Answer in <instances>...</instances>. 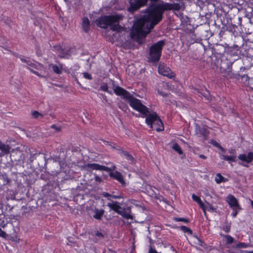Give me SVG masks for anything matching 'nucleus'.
Returning a JSON list of instances; mask_svg holds the SVG:
<instances>
[{
    "instance_id": "obj_1",
    "label": "nucleus",
    "mask_w": 253,
    "mask_h": 253,
    "mask_svg": "<svg viewBox=\"0 0 253 253\" xmlns=\"http://www.w3.org/2000/svg\"><path fill=\"white\" fill-rule=\"evenodd\" d=\"M123 17V15L120 14L105 15L96 19L95 23L102 28L106 29L110 26L112 31L119 32L122 29L119 22Z\"/></svg>"
},
{
    "instance_id": "obj_2",
    "label": "nucleus",
    "mask_w": 253,
    "mask_h": 253,
    "mask_svg": "<svg viewBox=\"0 0 253 253\" xmlns=\"http://www.w3.org/2000/svg\"><path fill=\"white\" fill-rule=\"evenodd\" d=\"M145 109L142 107L141 111H137L144 117H146V123L151 128L160 131L164 129L162 121L156 112L150 113L149 109L144 105Z\"/></svg>"
},
{
    "instance_id": "obj_3",
    "label": "nucleus",
    "mask_w": 253,
    "mask_h": 253,
    "mask_svg": "<svg viewBox=\"0 0 253 253\" xmlns=\"http://www.w3.org/2000/svg\"><path fill=\"white\" fill-rule=\"evenodd\" d=\"M114 93L118 96H122L129 103V105L136 111H141L142 107L145 109L141 101L134 97L128 91L120 86L115 87Z\"/></svg>"
},
{
    "instance_id": "obj_4",
    "label": "nucleus",
    "mask_w": 253,
    "mask_h": 253,
    "mask_svg": "<svg viewBox=\"0 0 253 253\" xmlns=\"http://www.w3.org/2000/svg\"><path fill=\"white\" fill-rule=\"evenodd\" d=\"M165 42L162 40L153 44L149 49L148 60L150 62H157L160 59Z\"/></svg>"
},
{
    "instance_id": "obj_5",
    "label": "nucleus",
    "mask_w": 253,
    "mask_h": 253,
    "mask_svg": "<svg viewBox=\"0 0 253 253\" xmlns=\"http://www.w3.org/2000/svg\"><path fill=\"white\" fill-rule=\"evenodd\" d=\"M84 169L87 171H91L92 170H98L100 171H110L114 170L116 167L115 165L111 168H109L104 166L100 165L98 164H87L82 166Z\"/></svg>"
},
{
    "instance_id": "obj_6",
    "label": "nucleus",
    "mask_w": 253,
    "mask_h": 253,
    "mask_svg": "<svg viewBox=\"0 0 253 253\" xmlns=\"http://www.w3.org/2000/svg\"><path fill=\"white\" fill-rule=\"evenodd\" d=\"M158 72L160 74L164 76H166L169 79L175 77V74L164 63H160L159 64Z\"/></svg>"
},
{
    "instance_id": "obj_7",
    "label": "nucleus",
    "mask_w": 253,
    "mask_h": 253,
    "mask_svg": "<svg viewBox=\"0 0 253 253\" xmlns=\"http://www.w3.org/2000/svg\"><path fill=\"white\" fill-rule=\"evenodd\" d=\"M238 158L243 162L247 163L246 164L244 163H239L240 165L244 167H248L249 166L248 164L250 163L253 161V152H250L248 153V154H240L238 156Z\"/></svg>"
},
{
    "instance_id": "obj_8",
    "label": "nucleus",
    "mask_w": 253,
    "mask_h": 253,
    "mask_svg": "<svg viewBox=\"0 0 253 253\" xmlns=\"http://www.w3.org/2000/svg\"><path fill=\"white\" fill-rule=\"evenodd\" d=\"M148 1V0H131L129 2L132 10L135 11L140 7L145 5Z\"/></svg>"
},
{
    "instance_id": "obj_9",
    "label": "nucleus",
    "mask_w": 253,
    "mask_h": 253,
    "mask_svg": "<svg viewBox=\"0 0 253 253\" xmlns=\"http://www.w3.org/2000/svg\"><path fill=\"white\" fill-rule=\"evenodd\" d=\"M109 172V176L110 177L118 180L123 185H125L126 182L124 179V177L122 174L118 171L113 172V171H108Z\"/></svg>"
},
{
    "instance_id": "obj_10",
    "label": "nucleus",
    "mask_w": 253,
    "mask_h": 253,
    "mask_svg": "<svg viewBox=\"0 0 253 253\" xmlns=\"http://www.w3.org/2000/svg\"><path fill=\"white\" fill-rule=\"evenodd\" d=\"M226 201L232 208H236L238 210H241L237 199L233 195H229L226 198Z\"/></svg>"
},
{
    "instance_id": "obj_11",
    "label": "nucleus",
    "mask_w": 253,
    "mask_h": 253,
    "mask_svg": "<svg viewBox=\"0 0 253 253\" xmlns=\"http://www.w3.org/2000/svg\"><path fill=\"white\" fill-rule=\"evenodd\" d=\"M226 62V64L227 65V69H225L222 66H221L220 69L221 72L224 74V76L228 77L231 75L232 63L231 62H228L227 60L225 61L224 62Z\"/></svg>"
},
{
    "instance_id": "obj_12",
    "label": "nucleus",
    "mask_w": 253,
    "mask_h": 253,
    "mask_svg": "<svg viewBox=\"0 0 253 253\" xmlns=\"http://www.w3.org/2000/svg\"><path fill=\"white\" fill-rule=\"evenodd\" d=\"M10 147L0 141V157L8 154L10 152Z\"/></svg>"
},
{
    "instance_id": "obj_13",
    "label": "nucleus",
    "mask_w": 253,
    "mask_h": 253,
    "mask_svg": "<svg viewBox=\"0 0 253 253\" xmlns=\"http://www.w3.org/2000/svg\"><path fill=\"white\" fill-rule=\"evenodd\" d=\"M107 206L109 207V208L115 212H117L118 214L120 213L121 210L122 209V207L119 205V203L118 202H112V203H108L107 204Z\"/></svg>"
},
{
    "instance_id": "obj_14",
    "label": "nucleus",
    "mask_w": 253,
    "mask_h": 253,
    "mask_svg": "<svg viewBox=\"0 0 253 253\" xmlns=\"http://www.w3.org/2000/svg\"><path fill=\"white\" fill-rule=\"evenodd\" d=\"M195 131L196 134L198 135L199 136H203L205 138L208 135L207 130L205 128L201 127L197 125L196 126Z\"/></svg>"
},
{
    "instance_id": "obj_15",
    "label": "nucleus",
    "mask_w": 253,
    "mask_h": 253,
    "mask_svg": "<svg viewBox=\"0 0 253 253\" xmlns=\"http://www.w3.org/2000/svg\"><path fill=\"white\" fill-rule=\"evenodd\" d=\"M82 28L85 32H87L90 28V22L87 17H84L82 21Z\"/></svg>"
},
{
    "instance_id": "obj_16",
    "label": "nucleus",
    "mask_w": 253,
    "mask_h": 253,
    "mask_svg": "<svg viewBox=\"0 0 253 253\" xmlns=\"http://www.w3.org/2000/svg\"><path fill=\"white\" fill-rule=\"evenodd\" d=\"M104 211L103 210L95 209L94 210V215L93 217L97 219H101V217L103 215Z\"/></svg>"
},
{
    "instance_id": "obj_17",
    "label": "nucleus",
    "mask_w": 253,
    "mask_h": 253,
    "mask_svg": "<svg viewBox=\"0 0 253 253\" xmlns=\"http://www.w3.org/2000/svg\"><path fill=\"white\" fill-rule=\"evenodd\" d=\"M50 66L52 67V69L55 73L57 74H61L63 68L61 64H60L59 66L51 64Z\"/></svg>"
},
{
    "instance_id": "obj_18",
    "label": "nucleus",
    "mask_w": 253,
    "mask_h": 253,
    "mask_svg": "<svg viewBox=\"0 0 253 253\" xmlns=\"http://www.w3.org/2000/svg\"><path fill=\"white\" fill-rule=\"evenodd\" d=\"M119 214L121 215L122 217L126 219H132V216L129 213V212H127L125 209L121 211Z\"/></svg>"
},
{
    "instance_id": "obj_19",
    "label": "nucleus",
    "mask_w": 253,
    "mask_h": 253,
    "mask_svg": "<svg viewBox=\"0 0 253 253\" xmlns=\"http://www.w3.org/2000/svg\"><path fill=\"white\" fill-rule=\"evenodd\" d=\"M121 154L125 156L128 161H129L131 163H133L134 162V159L132 155L129 154L127 151L122 150Z\"/></svg>"
},
{
    "instance_id": "obj_20",
    "label": "nucleus",
    "mask_w": 253,
    "mask_h": 253,
    "mask_svg": "<svg viewBox=\"0 0 253 253\" xmlns=\"http://www.w3.org/2000/svg\"><path fill=\"white\" fill-rule=\"evenodd\" d=\"M221 159L230 162H236V156L232 155L231 156L222 155H221Z\"/></svg>"
},
{
    "instance_id": "obj_21",
    "label": "nucleus",
    "mask_w": 253,
    "mask_h": 253,
    "mask_svg": "<svg viewBox=\"0 0 253 253\" xmlns=\"http://www.w3.org/2000/svg\"><path fill=\"white\" fill-rule=\"evenodd\" d=\"M231 223L225 221L223 224L222 229L226 233H229L230 231Z\"/></svg>"
},
{
    "instance_id": "obj_22",
    "label": "nucleus",
    "mask_w": 253,
    "mask_h": 253,
    "mask_svg": "<svg viewBox=\"0 0 253 253\" xmlns=\"http://www.w3.org/2000/svg\"><path fill=\"white\" fill-rule=\"evenodd\" d=\"M32 115L33 117L35 119H39V118H43L44 116L43 114L40 113L38 111H32Z\"/></svg>"
},
{
    "instance_id": "obj_23",
    "label": "nucleus",
    "mask_w": 253,
    "mask_h": 253,
    "mask_svg": "<svg viewBox=\"0 0 253 253\" xmlns=\"http://www.w3.org/2000/svg\"><path fill=\"white\" fill-rule=\"evenodd\" d=\"M20 60L22 62L26 63L28 65L31 66V67L36 68V65L35 63H33L30 60L25 59L23 58H20Z\"/></svg>"
},
{
    "instance_id": "obj_24",
    "label": "nucleus",
    "mask_w": 253,
    "mask_h": 253,
    "mask_svg": "<svg viewBox=\"0 0 253 253\" xmlns=\"http://www.w3.org/2000/svg\"><path fill=\"white\" fill-rule=\"evenodd\" d=\"M221 236H222L221 234H220ZM223 236L224 237L226 240V243L227 244H231L234 242V238L231 237V236L229 235H223Z\"/></svg>"
},
{
    "instance_id": "obj_25",
    "label": "nucleus",
    "mask_w": 253,
    "mask_h": 253,
    "mask_svg": "<svg viewBox=\"0 0 253 253\" xmlns=\"http://www.w3.org/2000/svg\"><path fill=\"white\" fill-rule=\"evenodd\" d=\"M224 179V177H223L220 173H217L216 175V177L215 178V181L218 184L221 183L223 181V179Z\"/></svg>"
},
{
    "instance_id": "obj_26",
    "label": "nucleus",
    "mask_w": 253,
    "mask_h": 253,
    "mask_svg": "<svg viewBox=\"0 0 253 253\" xmlns=\"http://www.w3.org/2000/svg\"><path fill=\"white\" fill-rule=\"evenodd\" d=\"M100 88L102 90L107 92L110 94H112V92L108 90V85L106 83H103L101 84Z\"/></svg>"
},
{
    "instance_id": "obj_27",
    "label": "nucleus",
    "mask_w": 253,
    "mask_h": 253,
    "mask_svg": "<svg viewBox=\"0 0 253 253\" xmlns=\"http://www.w3.org/2000/svg\"><path fill=\"white\" fill-rule=\"evenodd\" d=\"M172 149H174L175 151H176L179 154H181L182 153V151L180 147L177 143H175L173 144L172 146Z\"/></svg>"
},
{
    "instance_id": "obj_28",
    "label": "nucleus",
    "mask_w": 253,
    "mask_h": 253,
    "mask_svg": "<svg viewBox=\"0 0 253 253\" xmlns=\"http://www.w3.org/2000/svg\"><path fill=\"white\" fill-rule=\"evenodd\" d=\"M211 143L214 146L218 148L219 149H220L223 152H225V150L215 140H211Z\"/></svg>"
},
{
    "instance_id": "obj_29",
    "label": "nucleus",
    "mask_w": 253,
    "mask_h": 253,
    "mask_svg": "<svg viewBox=\"0 0 253 253\" xmlns=\"http://www.w3.org/2000/svg\"><path fill=\"white\" fill-rule=\"evenodd\" d=\"M59 56L61 58H67L70 56V54L68 51L64 49L63 51H61L59 53Z\"/></svg>"
},
{
    "instance_id": "obj_30",
    "label": "nucleus",
    "mask_w": 253,
    "mask_h": 253,
    "mask_svg": "<svg viewBox=\"0 0 253 253\" xmlns=\"http://www.w3.org/2000/svg\"><path fill=\"white\" fill-rule=\"evenodd\" d=\"M180 229L184 233H188L189 234H192V231L188 227L185 226H181Z\"/></svg>"
},
{
    "instance_id": "obj_31",
    "label": "nucleus",
    "mask_w": 253,
    "mask_h": 253,
    "mask_svg": "<svg viewBox=\"0 0 253 253\" xmlns=\"http://www.w3.org/2000/svg\"><path fill=\"white\" fill-rule=\"evenodd\" d=\"M192 199L195 202L198 203L201 202V200L198 196L195 195V194H193L192 196Z\"/></svg>"
},
{
    "instance_id": "obj_32",
    "label": "nucleus",
    "mask_w": 253,
    "mask_h": 253,
    "mask_svg": "<svg viewBox=\"0 0 253 253\" xmlns=\"http://www.w3.org/2000/svg\"><path fill=\"white\" fill-rule=\"evenodd\" d=\"M83 76H84V77L86 79H88V80L92 79V77H91V74H90L88 73H86V72L84 73Z\"/></svg>"
},
{
    "instance_id": "obj_33",
    "label": "nucleus",
    "mask_w": 253,
    "mask_h": 253,
    "mask_svg": "<svg viewBox=\"0 0 253 253\" xmlns=\"http://www.w3.org/2000/svg\"><path fill=\"white\" fill-rule=\"evenodd\" d=\"M51 128L54 129L57 132H59L61 130V127L60 126H58L55 125H52L51 126Z\"/></svg>"
},
{
    "instance_id": "obj_34",
    "label": "nucleus",
    "mask_w": 253,
    "mask_h": 253,
    "mask_svg": "<svg viewBox=\"0 0 253 253\" xmlns=\"http://www.w3.org/2000/svg\"><path fill=\"white\" fill-rule=\"evenodd\" d=\"M175 220L177 221H182V222H184L185 223H187L189 222V220L187 219L183 218H176L175 219Z\"/></svg>"
},
{
    "instance_id": "obj_35",
    "label": "nucleus",
    "mask_w": 253,
    "mask_h": 253,
    "mask_svg": "<svg viewBox=\"0 0 253 253\" xmlns=\"http://www.w3.org/2000/svg\"><path fill=\"white\" fill-rule=\"evenodd\" d=\"M7 234L5 233V232L2 231L1 228H0V237L5 238Z\"/></svg>"
},
{
    "instance_id": "obj_36",
    "label": "nucleus",
    "mask_w": 253,
    "mask_h": 253,
    "mask_svg": "<svg viewBox=\"0 0 253 253\" xmlns=\"http://www.w3.org/2000/svg\"><path fill=\"white\" fill-rule=\"evenodd\" d=\"M233 210V211L232 213V215L233 216V217H235L236 216V215H237L238 214V211L236 210V209H238V208H232Z\"/></svg>"
},
{
    "instance_id": "obj_37",
    "label": "nucleus",
    "mask_w": 253,
    "mask_h": 253,
    "mask_svg": "<svg viewBox=\"0 0 253 253\" xmlns=\"http://www.w3.org/2000/svg\"><path fill=\"white\" fill-rule=\"evenodd\" d=\"M119 107L120 108H121L124 111H126V110L127 109V107L126 105L124 104L123 103H122L120 105V106H119Z\"/></svg>"
},
{
    "instance_id": "obj_38",
    "label": "nucleus",
    "mask_w": 253,
    "mask_h": 253,
    "mask_svg": "<svg viewBox=\"0 0 253 253\" xmlns=\"http://www.w3.org/2000/svg\"><path fill=\"white\" fill-rule=\"evenodd\" d=\"M103 195L105 197H107L108 200H110V201L111 200L110 198L112 197V195L111 194H110L108 193H106V192H104V193H103Z\"/></svg>"
},
{
    "instance_id": "obj_39",
    "label": "nucleus",
    "mask_w": 253,
    "mask_h": 253,
    "mask_svg": "<svg viewBox=\"0 0 253 253\" xmlns=\"http://www.w3.org/2000/svg\"><path fill=\"white\" fill-rule=\"evenodd\" d=\"M228 152L230 154H233V155H235L236 150L235 149H234L231 148V149H229L228 150Z\"/></svg>"
},
{
    "instance_id": "obj_40",
    "label": "nucleus",
    "mask_w": 253,
    "mask_h": 253,
    "mask_svg": "<svg viewBox=\"0 0 253 253\" xmlns=\"http://www.w3.org/2000/svg\"><path fill=\"white\" fill-rule=\"evenodd\" d=\"M55 48L59 53L61 52V51H64V49L60 46H57L55 47Z\"/></svg>"
},
{
    "instance_id": "obj_41",
    "label": "nucleus",
    "mask_w": 253,
    "mask_h": 253,
    "mask_svg": "<svg viewBox=\"0 0 253 253\" xmlns=\"http://www.w3.org/2000/svg\"><path fill=\"white\" fill-rule=\"evenodd\" d=\"M95 181L96 182H101V178L98 175H95Z\"/></svg>"
},
{
    "instance_id": "obj_42",
    "label": "nucleus",
    "mask_w": 253,
    "mask_h": 253,
    "mask_svg": "<svg viewBox=\"0 0 253 253\" xmlns=\"http://www.w3.org/2000/svg\"><path fill=\"white\" fill-rule=\"evenodd\" d=\"M198 204L200 205V207L203 209V210L205 212V207H204V204L202 202V201H201V202L198 203Z\"/></svg>"
},
{
    "instance_id": "obj_43",
    "label": "nucleus",
    "mask_w": 253,
    "mask_h": 253,
    "mask_svg": "<svg viewBox=\"0 0 253 253\" xmlns=\"http://www.w3.org/2000/svg\"><path fill=\"white\" fill-rule=\"evenodd\" d=\"M112 197L114 199H121L122 198L121 195H112Z\"/></svg>"
},
{
    "instance_id": "obj_44",
    "label": "nucleus",
    "mask_w": 253,
    "mask_h": 253,
    "mask_svg": "<svg viewBox=\"0 0 253 253\" xmlns=\"http://www.w3.org/2000/svg\"><path fill=\"white\" fill-rule=\"evenodd\" d=\"M149 253H158L155 249H152V248H150Z\"/></svg>"
},
{
    "instance_id": "obj_45",
    "label": "nucleus",
    "mask_w": 253,
    "mask_h": 253,
    "mask_svg": "<svg viewBox=\"0 0 253 253\" xmlns=\"http://www.w3.org/2000/svg\"><path fill=\"white\" fill-rule=\"evenodd\" d=\"M30 71L31 72H32L34 74H35V75H37L38 76L41 77V75H40V74L38 72L34 71V70H33L32 69H30Z\"/></svg>"
},
{
    "instance_id": "obj_46",
    "label": "nucleus",
    "mask_w": 253,
    "mask_h": 253,
    "mask_svg": "<svg viewBox=\"0 0 253 253\" xmlns=\"http://www.w3.org/2000/svg\"><path fill=\"white\" fill-rule=\"evenodd\" d=\"M30 71L31 72H32L34 74H35V75H37L38 76L41 77V75H40V74L38 72L34 71V70H33L32 69H30Z\"/></svg>"
},
{
    "instance_id": "obj_47",
    "label": "nucleus",
    "mask_w": 253,
    "mask_h": 253,
    "mask_svg": "<svg viewBox=\"0 0 253 253\" xmlns=\"http://www.w3.org/2000/svg\"><path fill=\"white\" fill-rule=\"evenodd\" d=\"M158 93H159V94H160L161 95H162L163 96H167V94L164 93V92L158 91Z\"/></svg>"
},
{
    "instance_id": "obj_48",
    "label": "nucleus",
    "mask_w": 253,
    "mask_h": 253,
    "mask_svg": "<svg viewBox=\"0 0 253 253\" xmlns=\"http://www.w3.org/2000/svg\"><path fill=\"white\" fill-rule=\"evenodd\" d=\"M237 246L239 248H244L245 247L244 243H240L237 245Z\"/></svg>"
},
{
    "instance_id": "obj_49",
    "label": "nucleus",
    "mask_w": 253,
    "mask_h": 253,
    "mask_svg": "<svg viewBox=\"0 0 253 253\" xmlns=\"http://www.w3.org/2000/svg\"><path fill=\"white\" fill-rule=\"evenodd\" d=\"M112 87L114 89L115 87L119 86L118 85H116L115 82L114 81H112Z\"/></svg>"
},
{
    "instance_id": "obj_50",
    "label": "nucleus",
    "mask_w": 253,
    "mask_h": 253,
    "mask_svg": "<svg viewBox=\"0 0 253 253\" xmlns=\"http://www.w3.org/2000/svg\"><path fill=\"white\" fill-rule=\"evenodd\" d=\"M96 235L97 236H98V237H100V236H101V237H103V235H102V234L101 233H100V232H97V233H96Z\"/></svg>"
},
{
    "instance_id": "obj_51",
    "label": "nucleus",
    "mask_w": 253,
    "mask_h": 253,
    "mask_svg": "<svg viewBox=\"0 0 253 253\" xmlns=\"http://www.w3.org/2000/svg\"><path fill=\"white\" fill-rule=\"evenodd\" d=\"M200 157L202 159H207V157L204 155H200Z\"/></svg>"
},
{
    "instance_id": "obj_52",
    "label": "nucleus",
    "mask_w": 253,
    "mask_h": 253,
    "mask_svg": "<svg viewBox=\"0 0 253 253\" xmlns=\"http://www.w3.org/2000/svg\"><path fill=\"white\" fill-rule=\"evenodd\" d=\"M5 225V224H4L3 222H2V223H1L0 224V226H1L2 227H3V228H4V227Z\"/></svg>"
},
{
    "instance_id": "obj_53",
    "label": "nucleus",
    "mask_w": 253,
    "mask_h": 253,
    "mask_svg": "<svg viewBox=\"0 0 253 253\" xmlns=\"http://www.w3.org/2000/svg\"><path fill=\"white\" fill-rule=\"evenodd\" d=\"M251 206H252V208H253V201H251Z\"/></svg>"
},
{
    "instance_id": "obj_54",
    "label": "nucleus",
    "mask_w": 253,
    "mask_h": 253,
    "mask_svg": "<svg viewBox=\"0 0 253 253\" xmlns=\"http://www.w3.org/2000/svg\"><path fill=\"white\" fill-rule=\"evenodd\" d=\"M200 242L201 243H202V241H200ZM199 245H200V246H202V244H200Z\"/></svg>"
},
{
    "instance_id": "obj_55",
    "label": "nucleus",
    "mask_w": 253,
    "mask_h": 253,
    "mask_svg": "<svg viewBox=\"0 0 253 253\" xmlns=\"http://www.w3.org/2000/svg\"><path fill=\"white\" fill-rule=\"evenodd\" d=\"M128 1H131V0H128Z\"/></svg>"
}]
</instances>
